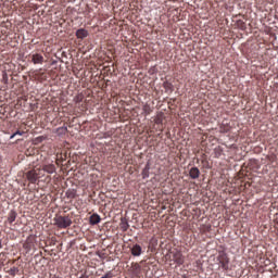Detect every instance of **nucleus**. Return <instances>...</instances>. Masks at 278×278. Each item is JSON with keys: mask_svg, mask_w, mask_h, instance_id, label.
<instances>
[{"mask_svg": "<svg viewBox=\"0 0 278 278\" xmlns=\"http://www.w3.org/2000/svg\"><path fill=\"white\" fill-rule=\"evenodd\" d=\"M26 179H28V181H30V184H36V181H38V173L36 172V169H31V170L27 172Z\"/></svg>", "mask_w": 278, "mask_h": 278, "instance_id": "obj_4", "label": "nucleus"}, {"mask_svg": "<svg viewBox=\"0 0 278 278\" xmlns=\"http://www.w3.org/2000/svg\"><path fill=\"white\" fill-rule=\"evenodd\" d=\"M14 136H23V134H22L21 131H16L15 134H13V135L11 136V138H14Z\"/></svg>", "mask_w": 278, "mask_h": 278, "instance_id": "obj_13", "label": "nucleus"}, {"mask_svg": "<svg viewBox=\"0 0 278 278\" xmlns=\"http://www.w3.org/2000/svg\"><path fill=\"white\" fill-rule=\"evenodd\" d=\"M54 225L59 229H66L73 225V220L68 216L59 215L54 217Z\"/></svg>", "mask_w": 278, "mask_h": 278, "instance_id": "obj_1", "label": "nucleus"}, {"mask_svg": "<svg viewBox=\"0 0 278 278\" xmlns=\"http://www.w3.org/2000/svg\"><path fill=\"white\" fill-rule=\"evenodd\" d=\"M33 62L34 64H42V62H45V58L40 54H34Z\"/></svg>", "mask_w": 278, "mask_h": 278, "instance_id": "obj_10", "label": "nucleus"}, {"mask_svg": "<svg viewBox=\"0 0 278 278\" xmlns=\"http://www.w3.org/2000/svg\"><path fill=\"white\" fill-rule=\"evenodd\" d=\"M79 278H88V275H81Z\"/></svg>", "mask_w": 278, "mask_h": 278, "instance_id": "obj_15", "label": "nucleus"}, {"mask_svg": "<svg viewBox=\"0 0 278 278\" xmlns=\"http://www.w3.org/2000/svg\"><path fill=\"white\" fill-rule=\"evenodd\" d=\"M131 255H134V257H140V255H142V247H140V244H135L131 248Z\"/></svg>", "mask_w": 278, "mask_h": 278, "instance_id": "obj_5", "label": "nucleus"}, {"mask_svg": "<svg viewBox=\"0 0 278 278\" xmlns=\"http://www.w3.org/2000/svg\"><path fill=\"white\" fill-rule=\"evenodd\" d=\"M51 278H60V277H58V276H52Z\"/></svg>", "mask_w": 278, "mask_h": 278, "instance_id": "obj_16", "label": "nucleus"}, {"mask_svg": "<svg viewBox=\"0 0 278 278\" xmlns=\"http://www.w3.org/2000/svg\"><path fill=\"white\" fill-rule=\"evenodd\" d=\"M90 225H99L101 223V217L98 214H93L89 218Z\"/></svg>", "mask_w": 278, "mask_h": 278, "instance_id": "obj_9", "label": "nucleus"}, {"mask_svg": "<svg viewBox=\"0 0 278 278\" xmlns=\"http://www.w3.org/2000/svg\"><path fill=\"white\" fill-rule=\"evenodd\" d=\"M42 170H45V173H48L49 175H53V173H55V165L53 164L45 165L42 167Z\"/></svg>", "mask_w": 278, "mask_h": 278, "instance_id": "obj_8", "label": "nucleus"}, {"mask_svg": "<svg viewBox=\"0 0 278 278\" xmlns=\"http://www.w3.org/2000/svg\"><path fill=\"white\" fill-rule=\"evenodd\" d=\"M172 255H173L174 262L178 264V266H181V264H184L185 262L184 254H181L179 251H173Z\"/></svg>", "mask_w": 278, "mask_h": 278, "instance_id": "obj_3", "label": "nucleus"}, {"mask_svg": "<svg viewBox=\"0 0 278 278\" xmlns=\"http://www.w3.org/2000/svg\"><path fill=\"white\" fill-rule=\"evenodd\" d=\"M15 220H16V213L12 212L10 217H9V222L14 223Z\"/></svg>", "mask_w": 278, "mask_h": 278, "instance_id": "obj_11", "label": "nucleus"}, {"mask_svg": "<svg viewBox=\"0 0 278 278\" xmlns=\"http://www.w3.org/2000/svg\"><path fill=\"white\" fill-rule=\"evenodd\" d=\"M37 140H39L40 142H42V140H46V138H45V137H39V138H37Z\"/></svg>", "mask_w": 278, "mask_h": 278, "instance_id": "obj_14", "label": "nucleus"}, {"mask_svg": "<svg viewBox=\"0 0 278 278\" xmlns=\"http://www.w3.org/2000/svg\"><path fill=\"white\" fill-rule=\"evenodd\" d=\"M201 175V170H199L198 167H192L189 172V177H191V179H199Z\"/></svg>", "mask_w": 278, "mask_h": 278, "instance_id": "obj_6", "label": "nucleus"}, {"mask_svg": "<svg viewBox=\"0 0 278 278\" xmlns=\"http://www.w3.org/2000/svg\"><path fill=\"white\" fill-rule=\"evenodd\" d=\"M217 261L219 262L224 270H227L229 268V256H227V253L219 252L217 256Z\"/></svg>", "mask_w": 278, "mask_h": 278, "instance_id": "obj_2", "label": "nucleus"}, {"mask_svg": "<svg viewBox=\"0 0 278 278\" xmlns=\"http://www.w3.org/2000/svg\"><path fill=\"white\" fill-rule=\"evenodd\" d=\"M76 37L84 40V38H88V30L80 28L76 31Z\"/></svg>", "mask_w": 278, "mask_h": 278, "instance_id": "obj_7", "label": "nucleus"}, {"mask_svg": "<svg viewBox=\"0 0 278 278\" xmlns=\"http://www.w3.org/2000/svg\"><path fill=\"white\" fill-rule=\"evenodd\" d=\"M122 229H124V231H127V229H129V224H124L122 226Z\"/></svg>", "mask_w": 278, "mask_h": 278, "instance_id": "obj_12", "label": "nucleus"}]
</instances>
